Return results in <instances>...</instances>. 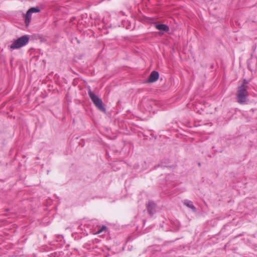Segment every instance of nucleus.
<instances>
[{"label": "nucleus", "instance_id": "obj_1", "mask_svg": "<svg viewBox=\"0 0 257 257\" xmlns=\"http://www.w3.org/2000/svg\"><path fill=\"white\" fill-rule=\"evenodd\" d=\"M29 41V37L28 35L23 36L17 40H15L13 43L10 46L11 50H15L19 49L26 45Z\"/></svg>", "mask_w": 257, "mask_h": 257}, {"label": "nucleus", "instance_id": "obj_12", "mask_svg": "<svg viewBox=\"0 0 257 257\" xmlns=\"http://www.w3.org/2000/svg\"><path fill=\"white\" fill-rule=\"evenodd\" d=\"M248 81L246 79H244L243 81V83L241 85H245L246 86V90L247 89V84Z\"/></svg>", "mask_w": 257, "mask_h": 257}, {"label": "nucleus", "instance_id": "obj_10", "mask_svg": "<svg viewBox=\"0 0 257 257\" xmlns=\"http://www.w3.org/2000/svg\"><path fill=\"white\" fill-rule=\"evenodd\" d=\"M184 204L187 206L188 208L191 209L193 212H196V208L194 206L193 202L191 201L185 200L184 201Z\"/></svg>", "mask_w": 257, "mask_h": 257}, {"label": "nucleus", "instance_id": "obj_11", "mask_svg": "<svg viewBox=\"0 0 257 257\" xmlns=\"http://www.w3.org/2000/svg\"><path fill=\"white\" fill-rule=\"evenodd\" d=\"M106 229V227L105 226L103 225L102 226H99L98 228V229L96 231V232L93 233V234H100L101 232H102L103 231H105Z\"/></svg>", "mask_w": 257, "mask_h": 257}, {"label": "nucleus", "instance_id": "obj_5", "mask_svg": "<svg viewBox=\"0 0 257 257\" xmlns=\"http://www.w3.org/2000/svg\"><path fill=\"white\" fill-rule=\"evenodd\" d=\"M147 208L149 214L152 216L156 212V204L154 202L149 201L147 205Z\"/></svg>", "mask_w": 257, "mask_h": 257}, {"label": "nucleus", "instance_id": "obj_8", "mask_svg": "<svg viewBox=\"0 0 257 257\" xmlns=\"http://www.w3.org/2000/svg\"><path fill=\"white\" fill-rule=\"evenodd\" d=\"M155 27L157 30L164 32H168L170 30L169 26L165 24H156Z\"/></svg>", "mask_w": 257, "mask_h": 257}, {"label": "nucleus", "instance_id": "obj_13", "mask_svg": "<svg viewBox=\"0 0 257 257\" xmlns=\"http://www.w3.org/2000/svg\"><path fill=\"white\" fill-rule=\"evenodd\" d=\"M58 239H59V240H60V241H61L62 239L63 238V237H62V235H59V236H58Z\"/></svg>", "mask_w": 257, "mask_h": 257}, {"label": "nucleus", "instance_id": "obj_7", "mask_svg": "<svg viewBox=\"0 0 257 257\" xmlns=\"http://www.w3.org/2000/svg\"><path fill=\"white\" fill-rule=\"evenodd\" d=\"M83 247L89 251H93L96 247V245L92 241H89L83 245Z\"/></svg>", "mask_w": 257, "mask_h": 257}, {"label": "nucleus", "instance_id": "obj_6", "mask_svg": "<svg viewBox=\"0 0 257 257\" xmlns=\"http://www.w3.org/2000/svg\"><path fill=\"white\" fill-rule=\"evenodd\" d=\"M159 74L157 71H154L151 72L148 80L149 82H154L159 78Z\"/></svg>", "mask_w": 257, "mask_h": 257}, {"label": "nucleus", "instance_id": "obj_9", "mask_svg": "<svg viewBox=\"0 0 257 257\" xmlns=\"http://www.w3.org/2000/svg\"><path fill=\"white\" fill-rule=\"evenodd\" d=\"M171 226L173 231H176L180 228V223L178 220H174L171 222Z\"/></svg>", "mask_w": 257, "mask_h": 257}, {"label": "nucleus", "instance_id": "obj_2", "mask_svg": "<svg viewBox=\"0 0 257 257\" xmlns=\"http://www.w3.org/2000/svg\"><path fill=\"white\" fill-rule=\"evenodd\" d=\"M88 93L90 98L97 108L101 111L105 112L106 109L103 105L102 100L96 95L90 89H89Z\"/></svg>", "mask_w": 257, "mask_h": 257}, {"label": "nucleus", "instance_id": "obj_4", "mask_svg": "<svg viewBox=\"0 0 257 257\" xmlns=\"http://www.w3.org/2000/svg\"><path fill=\"white\" fill-rule=\"evenodd\" d=\"M40 10L38 8L32 7L29 9L26 15L24 16L25 23L26 26L28 27L31 21L32 14L39 13Z\"/></svg>", "mask_w": 257, "mask_h": 257}, {"label": "nucleus", "instance_id": "obj_3", "mask_svg": "<svg viewBox=\"0 0 257 257\" xmlns=\"http://www.w3.org/2000/svg\"><path fill=\"white\" fill-rule=\"evenodd\" d=\"M248 93L245 85H240L237 93V102L241 104H246V97Z\"/></svg>", "mask_w": 257, "mask_h": 257}]
</instances>
